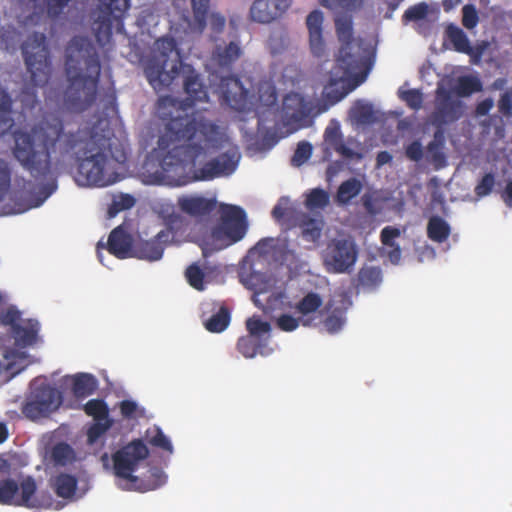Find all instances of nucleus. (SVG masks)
<instances>
[{
    "label": "nucleus",
    "instance_id": "8fccbe9b",
    "mask_svg": "<svg viewBox=\"0 0 512 512\" xmlns=\"http://www.w3.org/2000/svg\"><path fill=\"white\" fill-rule=\"evenodd\" d=\"M312 155V145L309 142L302 141L297 145V148L291 158V164L299 167L304 164Z\"/></svg>",
    "mask_w": 512,
    "mask_h": 512
},
{
    "label": "nucleus",
    "instance_id": "f257e3e1",
    "mask_svg": "<svg viewBox=\"0 0 512 512\" xmlns=\"http://www.w3.org/2000/svg\"><path fill=\"white\" fill-rule=\"evenodd\" d=\"M12 154L36 182L52 180L45 187V197L56 188L52 179L51 156H69L79 162V177L87 184L106 187L120 180L119 166L127 160L126 150L116 137L100 134L96 125L80 124L66 129L62 118L45 114L29 127L13 134Z\"/></svg>",
    "mask_w": 512,
    "mask_h": 512
},
{
    "label": "nucleus",
    "instance_id": "2eb2a0df",
    "mask_svg": "<svg viewBox=\"0 0 512 512\" xmlns=\"http://www.w3.org/2000/svg\"><path fill=\"white\" fill-rule=\"evenodd\" d=\"M290 5V0H255L249 15L252 21L267 24L281 17Z\"/></svg>",
    "mask_w": 512,
    "mask_h": 512
},
{
    "label": "nucleus",
    "instance_id": "3c124183",
    "mask_svg": "<svg viewBox=\"0 0 512 512\" xmlns=\"http://www.w3.org/2000/svg\"><path fill=\"white\" fill-rule=\"evenodd\" d=\"M112 420L95 421L87 430V440L89 444L95 443L112 426Z\"/></svg>",
    "mask_w": 512,
    "mask_h": 512
},
{
    "label": "nucleus",
    "instance_id": "a19ab883",
    "mask_svg": "<svg viewBox=\"0 0 512 512\" xmlns=\"http://www.w3.org/2000/svg\"><path fill=\"white\" fill-rule=\"evenodd\" d=\"M51 457L55 464L64 466L73 460L74 451L67 443H58L53 447Z\"/></svg>",
    "mask_w": 512,
    "mask_h": 512
},
{
    "label": "nucleus",
    "instance_id": "bb28decb",
    "mask_svg": "<svg viewBox=\"0 0 512 512\" xmlns=\"http://www.w3.org/2000/svg\"><path fill=\"white\" fill-rule=\"evenodd\" d=\"M39 325L37 321L29 320L26 325L15 327L12 332L15 342L19 347H27L33 345L37 340Z\"/></svg>",
    "mask_w": 512,
    "mask_h": 512
},
{
    "label": "nucleus",
    "instance_id": "58836bf2",
    "mask_svg": "<svg viewBox=\"0 0 512 512\" xmlns=\"http://www.w3.org/2000/svg\"><path fill=\"white\" fill-rule=\"evenodd\" d=\"M135 202V198L130 194H120L115 196L107 210L108 218H113L119 212L132 208L135 205Z\"/></svg>",
    "mask_w": 512,
    "mask_h": 512
},
{
    "label": "nucleus",
    "instance_id": "b1692460",
    "mask_svg": "<svg viewBox=\"0 0 512 512\" xmlns=\"http://www.w3.org/2000/svg\"><path fill=\"white\" fill-rule=\"evenodd\" d=\"M193 19L185 17L187 32L200 35L207 26V15L210 8V0H191Z\"/></svg>",
    "mask_w": 512,
    "mask_h": 512
},
{
    "label": "nucleus",
    "instance_id": "1a4fd4ad",
    "mask_svg": "<svg viewBox=\"0 0 512 512\" xmlns=\"http://www.w3.org/2000/svg\"><path fill=\"white\" fill-rule=\"evenodd\" d=\"M247 231L246 213L235 205H224L221 222L211 230L210 239L202 248L207 257L214 251L224 249L240 241Z\"/></svg>",
    "mask_w": 512,
    "mask_h": 512
},
{
    "label": "nucleus",
    "instance_id": "ddd939ff",
    "mask_svg": "<svg viewBox=\"0 0 512 512\" xmlns=\"http://www.w3.org/2000/svg\"><path fill=\"white\" fill-rule=\"evenodd\" d=\"M62 403L61 393L50 385L36 388L22 407L26 418L36 421L48 417Z\"/></svg>",
    "mask_w": 512,
    "mask_h": 512
},
{
    "label": "nucleus",
    "instance_id": "39448f33",
    "mask_svg": "<svg viewBox=\"0 0 512 512\" xmlns=\"http://www.w3.org/2000/svg\"><path fill=\"white\" fill-rule=\"evenodd\" d=\"M221 104L238 112L257 111L260 107H273L278 94L271 79H261L254 91L245 88L239 77L229 75L222 77L217 87Z\"/></svg>",
    "mask_w": 512,
    "mask_h": 512
},
{
    "label": "nucleus",
    "instance_id": "5fc2aeb1",
    "mask_svg": "<svg viewBox=\"0 0 512 512\" xmlns=\"http://www.w3.org/2000/svg\"><path fill=\"white\" fill-rule=\"evenodd\" d=\"M495 185V176L493 173H486L476 185L474 192L477 197L482 198L488 196Z\"/></svg>",
    "mask_w": 512,
    "mask_h": 512
},
{
    "label": "nucleus",
    "instance_id": "4be33fe9",
    "mask_svg": "<svg viewBox=\"0 0 512 512\" xmlns=\"http://www.w3.org/2000/svg\"><path fill=\"white\" fill-rule=\"evenodd\" d=\"M132 237L122 225L114 228L107 243L108 251L119 259H125L133 253Z\"/></svg>",
    "mask_w": 512,
    "mask_h": 512
},
{
    "label": "nucleus",
    "instance_id": "20e7f679",
    "mask_svg": "<svg viewBox=\"0 0 512 512\" xmlns=\"http://www.w3.org/2000/svg\"><path fill=\"white\" fill-rule=\"evenodd\" d=\"M64 69L67 87L64 104L68 110L83 112L97 99L101 62L92 41L76 35L65 47Z\"/></svg>",
    "mask_w": 512,
    "mask_h": 512
},
{
    "label": "nucleus",
    "instance_id": "a18cd8bd",
    "mask_svg": "<svg viewBox=\"0 0 512 512\" xmlns=\"http://www.w3.org/2000/svg\"><path fill=\"white\" fill-rule=\"evenodd\" d=\"M482 89V82L477 77L465 76L459 79L458 91L462 96H469L474 92L482 91Z\"/></svg>",
    "mask_w": 512,
    "mask_h": 512
},
{
    "label": "nucleus",
    "instance_id": "6e6552de",
    "mask_svg": "<svg viewBox=\"0 0 512 512\" xmlns=\"http://www.w3.org/2000/svg\"><path fill=\"white\" fill-rule=\"evenodd\" d=\"M180 58L176 40L171 36L158 38L153 45L152 56L144 65V74L157 92L169 87L179 74Z\"/></svg>",
    "mask_w": 512,
    "mask_h": 512
},
{
    "label": "nucleus",
    "instance_id": "37998d69",
    "mask_svg": "<svg viewBox=\"0 0 512 512\" xmlns=\"http://www.w3.org/2000/svg\"><path fill=\"white\" fill-rule=\"evenodd\" d=\"M19 101L21 103V113L23 115L33 113L36 107L39 106V100L34 89H22L19 94Z\"/></svg>",
    "mask_w": 512,
    "mask_h": 512
},
{
    "label": "nucleus",
    "instance_id": "f704fd0d",
    "mask_svg": "<svg viewBox=\"0 0 512 512\" xmlns=\"http://www.w3.org/2000/svg\"><path fill=\"white\" fill-rule=\"evenodd\" d=\"M447 35L455 50L461 53H470L471 46L467 35L457 26L450 25L447 28Z\"/></svg>",
    "mask_w": 512,
    "mask_h": 512
},
{
    "label": "nucleus",
    "instance_id": "603ef678",
    "mask_svg": "<svg viewBox=\"0 0 512 512\" xmlns=\"http://www.w3.org/2000/svg\"><path fill=\"white\" fill-rule=\"evenodd\" d=\"M238 351L246 358H253L258 351V345L252 336H243L237 342Z\"/></svg>",
    "mask_w": 512,
    "mask_h": 512
},
{
    "label": "nucleus",
    "instance_id": "4468645a",
    "mask_svg": "<svg viewBox=\"0 0 512 512\" xmlns=\"http://www.w3.org/2000/svg\"><path fill=\"white\" fill-rule=\"evenodd\" d=\"M354 51V90L368 78L376 60V45L371 40L359 38Z\"/></svg>",
    "mask_w": 512,
    "mask_h": 512
},
{
    "label": "nucleus",
    "instance_id": "c85d7f7f",
    "mask_svg": "<svg viewBox=\"0 0 512 512\" xmlns=\"http://www.w3.org/2000/svg\"><path fill=\"white\" fill-rule=\"evenodd\" d=\"M96 388V379L90 374L81 373L73 379L72 392L77 398H86L92 395Z\"/></svg>",
    "mask_w": 512,
    "mask_h": 512
},
{
    "label": "nucleus",
    "instance_id": "dca6fc26",
    "mask_svg": "<svg viewBox=\"0 0 512 512\" xmlns=\"http://www.w3.org/2000/svg\"><path fill=\"white\" fill-rule=\"evenodd\" d=\"M170 242V232L159 231L150 240H139L133 247V256L147 261H157L162 258L165 244Z\"/></svg>",
    "mask_w": 512,
    "mask_h": 512
},
{
    "label": "nucleus",
    "instance_id": "f03ea898",
    "mask_svg": "<svg viewBox=\"0 0 512 512\" xmlns=\"http://www.w3.org/2000/svg\"><path fill=\"white\" fill-rule=\"evenodd\" d=\"M209 120L197 121L189 117L174 119L168 125V134H162L152 156L159 161L162 178L171 186H185L194 181L212 180L232 174L240 158L236 148L230 149L195 169L197 159L204 155L203 142L217 131Z\"/></svg>",
    "mask_w": 512,
    "mask_h": 512
},
{
    "label": "nucleus",
    "instance_id": "774afa93",
    "mask_svg": "<svg viewBox=\"0 0 512 512\" xmlns=\"http://www.w3.org/2000/svg\"><path fill=\"white\" fill-rule=\"evenodd\" d=\"M14 126V119L12 117V110L0 112V137L4 136Z\"/></svg>",
    "mask_w": 512,
    "mask_h": 512
},
{
    "label": "nucleus",
    "instance_id": "5701e85b",
    "mask_svg": "<svg viewBox=\"0 0 512 512\" xmlns=\"http://www.w3.org/2000/svg\"><path fill=\"white\" fill-rule=\"evenodd\" d=\"M323 146L327 155H330V151L334 150L343 157H352V149L344 144L340 124L335 120H332L324 131Z\"/></svg>",
    "mask_w": 512,
    "mask_h": 512
},
{
    "label": "nucleus",
    "instance_id": "79ce46f5",
    "mask_svg": "<svg viewBox=\"0 0 512 512\" xmlns=\"http://www.w3.org/2000/svg\"><path fill=\"white\" fill-rule=\"evenodd\" d=\"M362 204L369 215L375 216L382 210V200L378 191H367L361 197Z\"/></svg>",
    "mask_w": 512,
    "mask_h": 512
},
{
    "label": "nucleus",
    "instance_id": "aec40b11",
    "mask_svg": "<svg viewBox=\"0 0 512 512\" xmlns=\"http://www.w3.org/2000/svg\"><path fill=\"white\" fill-rule=\"evenodd\" d=\"M309 31V46L311 53L316 58L326 55V45L323 39V13L319 10L312 11L306 19Z\"/></svg>",
    "mask_w": 512,
    "mask_h": 512
},
{
    "label": "nucleus",
    "instance_id": "ea45409f",
    "mask_svg": "<svg viewBox=\"0 0 512 512\" xmlns=\"http://www.w3.org/2000/svg\"><path fill=\"white\" fill-rule=\"evenodd\" d=\"M444 145V136L443 132L438 130L434 134V139L430 141L427 145V153L433 162H444L445 156L442 152V148Z\"/></svg>",
    "mask_w": 512,
    "mask_h": 512
},
{
    "label": "nucleus",
    "instance_id": "09e8293b",
    "mask_svg": "<svg viewBox=\"0 0 512 512\" xmlns=\"http://www.w3.org/2000/svg\"><path fill=\"white\" fill-rule=\"evenodd\" d=\"M246 328L252 337H259L262 334H268L271 330V326L267 321H262L256 316L247 319Z\"/></svg>",
    "mask_w": 512,
    "mask_h": 512
},
{
    "label": "nucleus",
    "instance_id": "c9c22d12",
    "mask_svg": "<svg viewBox=\"0 0 512 512\" xmlns=\"http://www.w3.org/2000/svg\"><path fill=\"white\" fill-rule=\"evenodd\" d=\"M330 197L328 192L321 188H314L306 194L305 206L310 211L324 209L329 205Z\"/></svg>",
    "mask_w": 512,
    "mask_h": 512
},
{
    "label": "nucleus",
    "instance_id": "c756f323",
    "mask_svg": "<svg viewBox=\"0 0 512 512\" xmlns=\"http://www.w3.org/2000/svg\"><path fill=\"white\" fill-rule=\"evenodd\" d=\"M323 301L320 294L310 291L295 305V311L303 317L308 316L318 311Z\"/></svg>",
    "mask_w": 512,
    "mask_h": 512
},
{
    "label": "nucleus",
    "instance_id": "473e14b6",
    "mask_svg": "<svg viewBox=\"0 0 512 512\" xmlns=\"http://www.w3.org/2000/svg\"><path fill=\"white\" fill-rule=\"evenodd\" d=\"M84 412L92 417L94 421L111 420L109 418V408L102 399H91L83 407Z\"/></svg>",
    "mask_w": 512,
    "mask_h": 512
},
{
    "label": "nucleus",
    "instance_id": "4c0bfd02",
    "mask_svg": "<svg viewBox=\"0 0 512 512\" xmlns=\"http://www.w3.org/2000/svg\"><path fill=\"white\" fill-rule=\"evenodd\" d=\"M375 120L376 117L371 104L364 103L362 100L354 101V121L360 124H372Z\"/></svg>",
    "mask_w": 512,
    "mask_h": 512
},
{
    "label": "nucleus",
    "instance_id": "7ed1b4c3",
    "mask_svg": "<svg viewBox=\"0 0 512 512\" xmlns=\"http://www.w3.org/2000/svg\"><path fill=\"white\" fill-rule=\"evenodd\" d=\"M336 32L341 46L335 65L324 86L321 98L306 100L299 93L287 94L282 112L291 122H301L308 117H317L328 111L352 91V17L338 14L335 18Z\"/></svg>",
    "mask_w": 512,
    "mask_h": 512
},
{
    "label": "nucleus",
    "instance_id": "7c9ffc66",
    "mask_svg": "<svg viewBox=\"0 0 512 512\" xmlns=\"http://www.w3.org/2000/svg\"><path fill=\"white\" fill-rule=\"evenodd\" d=\"M246 285L250 289H252L254 291V295H253V298H252L254 304L257 307L263 308V310H265V308L262 306V304L260 303V301L257 298V296L259 294H262V293L266 292L268 287H269V285H270L269 281L266 280V276L263 273H261V272L253 271L247 277Z\"/></svg>",
    "mask_w": 512,
    "mask_h": 512
},
{
    "label": "nucleus",
    "instance_id": "0e129e2a",
    "mask_svg": "<svg viewBox=\"0 0 512 512\" xmlns=\"http://www.w3.org/2000/svg\"><path fill=\"white\" fill-rule=\"evenodd\" d=\"M20 320V312L14 309L7 310L1 317L2 324L11 326V332L15 330V327L20 325Z\"/></svg>",
    "mask_w": 512,
    "mask_h": 512
},
{
    "label": "nucleus",
    "instance_id": "e2e57ef3",
    "mask_svg": "<svg viewBox=\"0 0 512 512\" xmlns=\"http://www.w3.org/2000/svg\"><path fill=\"white\" fill-rule=\"evenodd\" d=\"M499 112L506 116H512V92L505 91L498 101Z\"/></svg>",
    "mask_w": 512,
    "mask_h": 512
},
{
    "label": "nucleus",
    "instance_id": "72a5a7b5",
    "mask_svg": "<svg viewBox=\"0 0 512 512\" xmlns=\"http://www.w3.org/2000/svg\"><path fill=\"white\" fill-rule=\"evenodd\" d=\"M161 214H162L164 223L166 225L165 230L170 232V242H171L174 238V234L183 228L184 219L179 213L175 212L173 206H169L166 209H163L161 211Z\"/></svg>",
    "mask_w": 512,
    "mask_h": 512
},
{
    "label": "nucleus",
    "instance_id": "e433bc0d",
    "mask_svg": "<svg viewBox=\"0 0 512 512\" xmlns=\"http://www.w3.org/2000/svg\"><path fill=\"white\" fill-rule=\"evenodd\" d=\"M302 237L310 242H316L321 237L323 220L306 217L301 223Z\"/></svg>",
    "mask_w": 512,
    "mask_h": 512
},
{
    "label": "nucleus",
    "instance_id": "6ab92c4d",
    "mask_svg": "<svg viewBox=\"0 0 512 512\" xmlns=\"http://www.w3.org/2000/svg\"><path fill=\"white\" fill-rule=\"evenodd\" d=\"M242 55L240 41L234 40L228 44L216 45L211 54V61L218 70L230 72Z\"/></svg>",
    "mask_w": 512,
    "mask_h": 512
},
{
    "label": "nucleus",
    "instance_id": "bf43d9fd",
    "mask_svg": "<svg viewBox=\"0 0 512 512\" xmlns=\"http://www.w3.org/2000/svg\"><path fill=\"white\" fill-rule=\"evenodd\" d=\"M400 236V230L392 226H386L381 231V242L387 247H394L396 245L395 239Z\"/></svg>",
    "mask_w": 512,
    "mask_h": 512
},
{
    "label": "nucleus",
    "instance_id": "49530a36",
    "mask_svg": "<svg viewBox=\"0 0 512 512\" xmlns=\"http://www.w3.org/2000/svg\"><path fill=\"white\" fill-rule=\"evenodd\" d=\"M149 443L169 453L173 452V446L169 438L163 433L159 427H155L151 432L147 431Z\"/></svg>",
    "mask_w": 512,
    "mask_h": 512
},
{
    "label": "nucleus",
    "instance_id": "393cba45",
    "mask_svg": "<svg viewBox=\"0 0 512 512\" xmlns=\"http://www.w3.org/2000/svg\"><path fill=\"white\" fill-rule=\"evenodd\" d=\"M382 282V272L378 267L366 266L358 272L357 289L371 291Z\"/></svg>",
    "mask_w": 512,
    "mask_h": 512
},
{
    "label": "nucleus",
    "instance_id": "c03bdc74",
    "mask_svg": "<svg viewBox=\"0 0 512 512\" xmlns=\"http://www.w3.org/2000/svg\"><path fill=\"white\" fill-rule=\"evenodd\" d=\"M185 277L187 279V282L191 287L198 291H202L205 288L204 284V272L203 270L197 265L192 264L188 266V268L185 271Z\"/></svg>",
    "mask_w": 512,
    "mask_h": 512
},
{
    "label": "nucleus",
    "instance_id": "0eeeda50",
    "mask_svg": "<svg viewBox=\"0 0 512 512\" xmlns=\"http://www.w3.org/2000/svg\"><path fill=\"white\" fill-rule=\"evenodd\" d=\"M148 455L149 450L140 439L133 440L113 454L114 474L119 479L127 482L126 489H135L142 492L151 491L161 487L166 482V475L157 468L151 471L147 480H141L133 475L139 462L146 459Z\"/></svg>",
    "mask_w": 512,
    "mask_h": 512
},
{
    "label": "nucleus",
    "instance_id": "412c9836",
    "mask_svg": "<svg viewBox=\"0 0 512 512\" xmlns=\"http://www.w3.org/2000/svg\"><path fill=\"white\" fill-rule=\"evenodd\" d=\"M326 263L336 272L347 271L352 266V243L336 241L326 255Z\"/></svg>",
    "mask_w": 512,
    "mask_h": 512
},
{
    "label": "nucleus",
    "instance_id": "cd10ccee",
    "mask_svg": "<svg viewBox=\"0 0 512 512\" xmlns=\"http://www.w3.org/2000/svg\"><path fill=\"white\" fill-rule=\"evenodd\" d=\"M451 233L450 225L440 216H432L427 224V236L430 240L443 243Z\"/></svg>",
    "mask_w": 512,
    "mask_h": 512
},
{
    "label": "nucleus",
    "instance_id": "4d7b16f0",
    "mask_svg": "<svg viewBox=\"0 0 512 512\" xmlns=\"http://www.w3.org/2000/svg\"><path fill=\"white\" fill-rule=\"evenodd\" d=\"M479 21L476 8L467 4L462 8V24L467 29H473L477 26Z\"/></svg>",
    "mask_w": 512,
    "mask_h": 512
},
{
    "label": "nucleus",
    "instance_id": "de8ad7c7",
    "mask_svg": "<svg viewBox=\"0 0 512 512\" xmlns=\"http://www.w3.org/2000/svg\"><path fill=\"white\" fill-rule=\"evenodd\" d=\"M429 7L427 3L420 2L413 6H410L403 14L402 21L407 24L411 21H419L425 19L428 15Z\"/></svg>",
    "mask_w": 512,
    "mask_h": 512
},
{
    "label": "nucleus",
    "instance_id": "a211bd4d",
    "mask_svg": "<svg viewBox=\"0 0 512 512\" xmlns=\"http://www.w3.org/2000/svg\"><path fill=\"white\" fill-rule=\"evenodd\" d=\"M177 206L182 213L190 217L203 218L215 210L217 202L201 195H182L177 199Z\"/></svg>",
    "mask_w": 512,
    "mask_h": 512
},
{
    "label": "nucleus",
    "instance_id": "9d476101",
    "mask_svg": "<svg viewBox=\"0 0 512 512\" xmlns=\"http://www.w3.org/2000/svg\"><path fill=\"white\" fill-rule=\"evenodd\" d=\"M22 54L34 87L45 86L51 76L52 64L46 36L34 32L22 44Z\"/></svg>",
    "mask_w": 512,
    "mask_h": 512
},
{
    "label": "nucleus",
    "instance_id": "69168bd1",
    "mask_svg": "<svg viewBox=\"0 0 512 512\" xmlns=\"http://www.w3.org/2000/svg\"><path fill=\"white\" fill-rule=\"evenodd\" d=\"M344 325V320L341 316L332 314L324 320V327L329 333L338 332Z\"/></svg>",
    "mask_w": 512,
    "mask_h": 512
},
{
    "label": "nucleus",
    "instance_id": "680f3d73",
    "mask_svg": "<svg viewBox=\"0 0 512 512\" xmlns=\"http://www.w3.org/2000/svg\"><path fill=\"white\" fill-rule=\"evenodd\" d=\"M320 4L326 8L346 13L352 10V0H319Z\"/></svg>",
    "mask_w": 512,
    "mask_h": 512
},
{
    "label": "nucleus",
    "instance_id": "864d4df0",
    "mask_svg": "<svg viewBox=\"0 0 512 512\" xmlns=\"http://www.w3.org/2000/svg\"><path fill=\"white\" fill-rule=\"evenodd\" d=\"M11 185V170L9 164L0 159V201L4 199Z\"/></svg>",
    "mask_w": 512,
    "mask_h": 512
},
{
    "label": "nucleus",
    "instance_id": "2f4dec72",
    "mask_svg": "<svg viewBox=\"0 0 512 512\" xmlns=\"http://www.w3.org/2000/svg\"><path fill=\"white\" fill-rule=\"evenodd\" d=\"M230 320L231 317L228 308L222 306L217 313L213 314L205 321V328L209 332L220 333L228 327Z\"/></svg>",
    "mask_w": 512,
    "mask_h": 512
},
{
    "label": "nucleus",
    "instance_id": "6e6d98bb",
    "mask_svg": "<svg viewBox=\"0 0 512 512\" xmlns=\"http://www.w3.org/2000/svg\"><path fill=\"white\" fill-rule=\"evenodd\" d=\"M399 97L406 102L407 106L414 110H418L422 106V93L417 89H409L399 92Z\"/></svg>",
    "mask_w": 512,
    "mask_h": 512
},
{
    "label": "nucleus",
    "instance_id": "f3484780",
    "mask_svg": "<svg viewBox=\"0 0 512 512\" xmlns=\"http://www.w3.org/2000/svg\"><path fill=\"white\" fill-rule=\"evenodd\" d=\"M461 115V102L454 99L449 91L438 89L434 111L435 120L441 124H448L458 120Z\"/></svg>",
    "mask_w": 512,
    "mask_h": 512
},
{
    "label": "nucleus",
    "instance_id": "a878e982",
    "mask_svg": "<svg viewBox=\"0 0 512 512\" xmlns=\"http://www.w3.org/2000/svg\"><path fill=\"white\" fill-rule=\"evenodd\" d=\"M50 482L56 495L61 498L72 497L77 489V479L70 474L60 473L53 477Z\"/></svg>",
    "mask_w": 512,
    "mask_h": 512
},
{
    "label": "nucleus",
    "instance_id": "423d86ee",
    "mask_svg": "<svg viewBox=\"0 0 512 512\" xmlns=\"http://www.w3.org/2000/svg\"><path fill=\"white\" fill-rule=\"evenodd\" d=\"M179 74L183 78V88L187 95L185 100H178L170 95L161 96L156 104L157 113L160 119L167 121L165 132L168 134V125L177 118L189 117L197 121L206 120L198 115L197 112L188 114L187 110L193 107L197 102L208 101V91L201 75L194 67L187 63H179Z\"/></svg>",
    "mask_w": 512,
    "mask_h": 512
},
{
    "label": "nucleus",
    "instance_id": "13d9d810",
    "mask_svg": "<svg viewBox=\"0 0 512 512\" xmlns=\"http://www.w3.org/2000/svg\"><path fill=\"white\" fill-rule=\"evenodd\" d=\"M352 199V178L344 181L338 188L335 203L339 206L349 203Z\"/></svg>",
    "mask_w": 512,
    "mask_h": 512
},
{
    "label": "nucleus",
    "instance_id": "f8f14e48",
    "mask_svg": "<svg viewBox=\"0 0 512 512\" xmlns=\"http://www.w3.org/2000/svg\"><path fill=\"white\" fill-rule=\"evenodd\" d=\"M93 31L97 42L104 46L111 40L113 19L121 20L130 7V0H98Z\"/></svg>",
    "mask_w": 512,
    "mask_h": 512
},
{
    "label": "nucleus",
    "instance_id": "338daca9",
    "mask_svg": "<svg viewBox=\"0 0 512 512\" xmlns=\"http://www.w3.org/2000/svg\"><path fill=\"white\" fill-rule=\"evenodd\" d=\"M226 24V19L219 13H212L209 18V25L214 35H219L223 32Z\"/></svg>",
    "mask_w": 512,
    "mask_h": 512
},
{
    "label": "nucleus",
    "instance_id": "9b49d317",
    "mask_svg": "<svg viewBox=\"0 0 512 512\" xmlns=\"http://www.w3.org/2000/svg\"><path fill=\"white\" fill-rule=\"evenodd\" d=\"M37 484L34 477L28 475L18 482L13 478L0 480V504L37 508L40 502L35 498Z\"/></svg>",
    "mask_w": 512,
    "mask_h": 512
},
{
    "label": "nucleus",
    "instance_id": "052dcab7",
    "mask_svg": "<svg viewBox=\"0 0 512 512\" xmlns=\"http://www.w3.org/2000/svg\"><path fill=\"white\" fill-rule=\"evenodd\" d=\"M277 326L285 332H291L298 328L299 320L292 315L283 314L277 319Z\"/></svg>",
    "mask_w": 512,
    "mask_h": 512
}]
</instances>
